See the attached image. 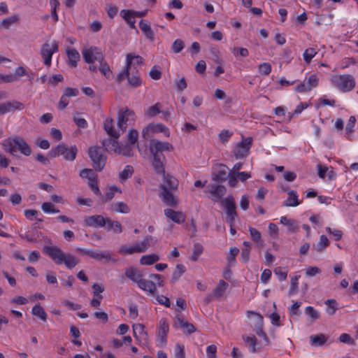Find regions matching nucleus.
<instances>
[{
  "label": "nucleus",
  "instance_id": "nucleus-1",
  "mask_svg": "<svg viewBox=\"0 0 358 358\" xmlns=\"http://www.w3.org/2000/svg\"><path fill=\"white\" fill-rule=\"evenodd\" d=\"M172 150V145L168 142L155 139L150 141V151L152 155V165L157 173L164 176V182L160 185L161 189L176 190L178 188V180L169 174H165L164 170L165 156L163 152Z\"/></svg>",
  "mask_w": 358,
  "mask_h": 358
},
{
  "label": "nucleus",
  "instance_id": "nucleus-2",
  "mask_svg": "<svg viewBox=\"0 0 358 358\" xmlns=\"http://www.w3.org/2000/svg\"><path fill=\"white\" fill-rule=\"evenodd\" d=\"M44 252L55 264H64L69 269L73 268L79 263V259L76 257L71 253L64 252L57 246H45Z\"/></svg>",
  "mask_w": 358,
  "mask_h": 358
},
{
  "label": "nucleus",
  "instance_id": "nucleus-3",
  "mask_svg": "<svg viewBox=\"0 0 358 358\" xmlns=\"http://www.w3.org/2000/svg\"><path fill=\"white\" fill-rule=\"evenodd\" d=\"M2 146L4 150L11 155L15 156L17 152L24 156L31 154L30 145L20 136H13L3 141Z\"/></svg>",
  "mask_w": 358,
  "mask_h": 358
},
{
  "label": "nucleus",
  "instance_id": "nucleus-4",
  "mask_svg": "<svg viewBox=\"0 0 358 358\" xmlns=\"http://www.w3.org/2000/svg\"><path fill=\"white\" fill-rule=\"evenodd\" d=\"M143 64V59L139 55H136L132 53H129L126 55V66L124 69L117 75V82L121 83L125 79V76H127L128 71H138V67Z\"/></svg>",
  "mask_w": 358,
  "mask_h": 358
},
{
  "label": "nucleus",
  "instance_id": "nucleus-5",
  "mask_svg": "<svg viewBox=\"0 0 358 358\" xmlns=\"http://www.w3.org/2000/svg\"><path fill=\"white\" fill-rule=\"evenodd\" d=\"M88 154L91 159L93 166L96 171H101L105 167L107 155L103 147L92 146L89 148Z\"/></svg>",
  "mask_w": 358,
  "mask_h": 358
},
{
  "label": "nucleus",
  "instance_id": "nucleus-6",
  "mask_svg": "<svg viewBox=\"0 0 358 358\" xmlns=\"http://www.w3.org/2000/svg\"><path fill=\"white\" fill-rule=\"evenodd\" d=\"M331 83L343 92H350L356 85L354 77L350 74L334 75L331 78Z\"/></svg>",
  "mask_w": 358,
  "mask_h": 358
},
{
  "label": "nucleus",
  "instance_id": "nucleus-7",
  "mask_svg": "<svg viewBox=\"0 0 358 358\" xmlns=\"http://www.w3.org/2000/svg\"><path fill=\"white\" fill-rule=\"evenodd\" d=\"M78 148L76 145L69 148L66 144L61 143L52 148L49 155L51 157L62 156L64 160L73 162L76 158Z\"/></svg>",
  "mask_w": 358,
  "mask_h": 358
},
{
  "label": "nucleus",
  "instance_id": "nucleus-8",
  "mask_svg": "<svg viewBox=\"0 0 358 358\" xmlns=\"http://www.w3.org/2000/svg\"><path fill=\"white\" fill-rule=\"evenodd\" d=\"M150 278L155 282L142 278L137 286L149 295H154L156 292L157 286L163 287L164 285V277L160 274L155 273L151 274Z\"/></svg>",
  "mask_w": 358,
  "mask_h": 358
},
{
  "label": "nucleus",
  "instance_id": "nucleus-9",
  "mask_svg": "<svg viewBox=\"0 0 358 358\" xmlns=\"http://www.w3.org/2000/svg\"><path fill=\"white\" fill-rule=\"evenodd\" d=\"M151 238L150 236H147L143 241L133 245H122L119 248L118 253L122 255H131L134 253L145 252L150 247L149 241Z\"/></svg>",
  "mask_w": 358,
  "mask_h": 358
},
{
  "label": "nucleus",
  "instance_id": "nucleus-10",
  "mask_svg": "<svg viewBox=\"0 0 358 358\" xmlns=\"http://www.w3.org/2000/svg\"><path fill=\"white\" fill-rule=\"evenodd\" d=\"M59 51V43L53 41L51 43L49 41L44 43L41 48L40 54L43 59V64L47 66H50L52 64V55Z\"/></svg>",
  "mask_w": 358,
  "mask_h": 358
},
{
  "label": "nucleus",
  "instance_id": "nucleus-11",
  "mask_svg": "<svg viewBox=\"0 0 358 358\" xmlns=\"http://www.w3.org/2000/svg\"><path fill=\"white\" fill-rule=\"evenodd\" d=\"M135 113L128 108L120 110L118 113L117 126L118 128L124 131L128 126L134 124L135 121Z\"/></svg>",
  "mask_w": 358,
  "mask_h": 358
},
{
  "label": "nucleus",
  "instance_id": "nucleus-12",
  "mask_svg": "<svg viewBox=\"0 0 358 358\" xmlns=\"http://www.w3.org/2000/svg\"><path fill=\"white\" fill-rule=\"evenodd\" d=\"M83 59L87 64H94L95 62H101L104 56L100 48L96 46H90L82 51Z\"/></svg>",
  "mask_w": 358,
  "mask_h": 358
},
{
  "label": "nucleus",
  "instance_id": "nucleus-13",
  "mask_svg": "<svg viewBox=\"0 0 358 358\" xmlns=\"http://www.w3.org/2000/svg\"><path fill=\"white\" fill-rule=\"evenodd\" d=\"M169 330V325L166 318H162L159 322V327L157 332L156 345L157 347L163 348L167 343V334Z\"/></svg>",
  "mask_w": 358,
  "mask_h": 358
},
{
  "label": "nucleus",
  "instance_id": "nucleus-14",
  "mask_svg": "<svg viewBox=\"0 0 358 358\" xmlns=\"http://www.w3.org/2000/svg\"><path fill=\"white\" fill-rule=\"evenodd\" d=\"M222 206H224L226 212V222L231 223L235 222L237 216L236 211V204L234 199L232 195H229L222 201Z\"/></svg>",
  "mask_w": 358,
  "mask_h": 358
},
{
  "label": "nucleus",
  "instance_id": "nucleus-15",
  "mask_svg": "<svg viewBox=\"0 0 358 358\" xmlns=\"http://www.w3.org/2000/svg\"><path fill=\"white\" fill-rule=\"evenodd\" d=\"M252 144L251 137L243 138L242 141L236 145L234 155L237 159L245 158L249 153Z\"/></svg>",
  "mask_w": 358,
  "mask_h": 358
},
{
  "label": "nucleus",
  "instance_id": "nucleus-16",
  "mask_svg": "<svg viewBox=\"0 0 358 358\" xmlns=\"http://www.w3.org/2000/svg\"><path fill=\"white\" fill-rule=\"evenodd\" d=\"M155 132H162L166 136L169 135L168 128L163 124H150L143 129L142 135L145 139H148L151 137L152 134Z\"/></svg>",
  "mask_w": 358,
  "mask_h": 358
},
{
  "label": "nucleus",
  "instance_id": "nucleus-17",
  "mask_svg": "<svg viewBox=\"0 0 358 358\" xmlns=\"http://www.w3.org/2000/svg\"><path fill=\"white\" fill-rule=\"evenodd\" d=\"M133 334L135 339L142 345L148 343V333L145 330V326L142 324H134L132 326Z\"/></svg>",
  "mask_w": 358,
  "mask_h": 358
},
{
  "label": "nucleus",
  "instance_id": "nucleus-18",
  "mask_svg": "<svg viewBox=\"0 0 358 358\" xmlns=\"http://www.w3.org/2000/svg\"><path fill=\"white\" fill-rule=\"evenodd\" d=\"M108 218H104L102 215H96L85 217L84 224L88 227H103L107 224Z\"/></svg>",
  "mask_w": 358,
  "mask_h": 358
},
{
  "label": "nucleus",
  "instance_id": "nucleus-19",
  "mask_svg": "<svg viewBox=\"0 0 358 358\" xmlns=\"http://www.w3.org/2000/svg\"><path fill=\"white\" fill-rule=\"evenodd\" d=\"M173 327L177 329L178 327L183 329V332L187 334H191L196 331V329L195 327L189 323L187 320H184L180 314L176 315V321Z\"/></svg>",
  "mask_w": 358,
  "mask_h": 358
},
{
  "label": "nucleus",
  "instance_id": "nucleus-20",
  "mask_svg": "<svg viewBox=\"0 0 358 358\" xmlns=\"http://www.w3.org/2000/svg\"><path fill=\"white\" fill-rule=\"evenodd\" d=\"M164 215L171 221L177 224H182L186 220V215L181 211H176L171 208L164 210Z\"/></svg>",
  "mask_w": 358,
  "mask_h": 358
},
{
  "label": "nucleus",
  "instance_id": "nucleus-21",
  "mask_svg": "<svg viewBox=\"0 0 358 358\" xmlns=\"http://www.w3.org/2000/svg\"><path fill=\"white\" fill-rule=\"evenodd\" d=\"M242 338L245 342L248 350L251 353H255L261 350L260 345L257 343V338L252 336L243 335Z\"/></svg>",
  "mask_w": 358,
  "mask_h": 358
},
{
  "label": "nucleus",
  "instance_id": "nucleus-22",
  "mask_svg": "<svg viewBox=\"0 0 358 358\" xmlns=\"http://www.w3.org/2000/svg\"><path fill=\"white\" fill-rule=\"evenodd\" d=\"M208 192L212 196L214 201H218L222 199L226 193V188L223 185H210L208 187Z\"/></svg>",
  "mask_w": 358,
  "mask_h": 358
},
{
  "label": "nucleus",
  "instance_id": "nucleus-23",
  "mask_svg": "<svg viewBox=\"0 0 358 358\" xmlns=\"http://www.w3.org/2000/svg\"><path fill=\"white\" fill-rule=\"evenodd\" d=\"M247 316L248 317H250L251 316H253L255 320V326L253 327V331L257 334L258 333H260L262 331H263V324H264V318L259 313L248 310L247 312Z\"/></svg>",
  "mask_w": 358,
  "mask_h": 358
},
{
  "label": "nucleus",
  "instance_id": "nucleus-24",
  "mask_svg": "<svg viewBox=\"0 0 358 358\" xmlns=\"http://www.w3.org/2000/svg\"><path fill=\"white\" fill-rule=\"evenodd\" d=\"M160 196L163 201V202L169 206L175 207L176 206L178 201L177 199L174 197L172 190L170 189H161Z\"/></svg>",
  "mask_w": 358,
  "mask_h": 358
},
{
  "label": "nucleus",
  "instance_id": "nucleus-25",
  "mask_svg": "<svg viewBox=\"0 0 358 358\" xmlns=\"http://www.w3.org/2000/svg\"><path fill=\"white\" fill-rule=\"evenodd\" d=\"M288 197L283 202L282 206L285 207H296L299 206L301 202L299 200V194L295 190L287 191Z\"/></svg>",
  "mask_w": 358,
  "mask_h": 358
},
{
  "label": "nucleus",
  "instance_id": "nucleus-26",
  "mask_svg": "<svg viewBox=\"0 0 358 358\" xmlns=\"http://www.w3.org/2000/svg\"><path fill=\"white\" fill-rule=\"evenodd\" d=\"M120 16L129 24L131 29H136V16L134 14V10L122 9L120 11Z\"/></svg>",
  "mask_w": 358,
  "mask_h": 358
},
{
  "label": "nucleus",
  "instance_id": "nucleus-27",
  "mask_svg": "<svg viewBox=\"0 0 358 358\" xmlns=\"http://www.w3.org/2000/svg\"><path fill=\"white\" fill-rule=\"evenodd\" d=\"M117 138H107L103 141V148L105 151L118 152L120 144L117 141Z\"/></svg>",
  "mask_w": 358,
  "mask_h": 358
},
{
  "label": "nucleus",
  "instance_id": "nucleus-28",
  "mask_svg": "<svg viewBox=\"0 0 358 358\" xmlns=\"http://www.w3.org/2000/svg\"><path fill=\"white\" fill-rule=\"evenodd\" d=\"M91 258L97 261L105 260L107 262L110 261L115 262V260L111 258L110 252L108 250H94Z\"/></svg>",
  "mask_w": 358,
  "mask_h": 358
},
{
  "label": "nucleus",
  "instance_id": "nucleus-29",
  "mask_svg": "<svg viewBox=\"0 0 358 358\" xmlns=\"http://www.w3.org/2000/svg\"><path fill=\"white\" fill-rule=\"evenodd\" d=\"M125 275L136 285H138L143 278L141 272L134 267L127 268L125 271Z\"/></svg>",
  "mask_w": 358,
  "mask_h": 358
},
{
  "label": "nucleus",
  "instance_id": "nucleus-30",
  "mask_svg": "<svg viewBox=\"0 0 358 358\" xmlns=\"http://www.w3.org/2000/svg\"><path fill=\"white\" fill-rule=\"evenodd\" d=\"M125 78L127 79L129 84L133 87H140L142 84L138 71L136 73V71L129 70L127 76H125Z\"/></svg>",
  "mask_w": 358,
  "mask_h": 358
},
{
  "label": "nucleus",
  "instance_id": "nucleus-31",
  "mask_svg": "<svg viewBox=\"0 0 358 358\" xmlns=\"http://www.w3.org/2000/svg\"><path fill=\"white\" fill-rule=\"evenodd\" d=\"M66 55L69 59V64L71 67H76L78 62L80 59V56L78 50L75 48H68Z\"/></svg>",
  "mask_w": 358,
  "mask_h": 358
},
{
  "label": "nucleus",
  "instance_id": "nucleus-32",
  "mask_svg": "<svg viewBox=\"0 0 358 358\" xmlns=\"http://www.w3.org/2000/svg\"><path fill=\"white\" fill-rule=\"evenodd\" d=\"M328 340V336L323 334L312 335L310 336V343L312 346L320 347L325 344Z\"/></svg>",
  "mask_w": 358,
  "mask_h": 358
},
{
  "label": "nucleus",
  "instance_id": "nucleus-33",
  "mask_svg": "<svg viewBox=\"0 0 358 358\" xmlns=\"http://www.w3.org/2000/svg\"><path fill=\"white\" fill-rule=\"evenodd\" d=\"M99 64V71L107 80L113 78V71L109 64L105 61L104 58L101 62H98Z\"/></svg>",
  "mask_w": 358,
  "mask_h": 358
},
{
  "label": "nucleus",
  "instance_id": "nucleus-34",
  "mask_svg": "<svg viewBox=\"0 0 358 358\" xmlns=\"http://www.w3.org/2000/svg\"><path fill=\"white\" fill-rule=\"evenodd\" d=\"M103 128L106 132L111 137L115 138H119V133L116 131L113 127V120L111 118H106L103 122Z\"/></svg>",
  "mask_w": 358,
  "mask_h": 358
},
{
  "label": "nucleus",
  "instance_id": "nucleus-35",
  "mask_svg": "<svg viewBox=\"0 0 358 358\" xmlns=\"http://www.w3.org/2000/svg\"><path fill=\"white\" fill-rule=\"evenodd\" d=\"M139 27L148 39L151 41L154 40V32L148 22L141 20L139 22Z\"/></svg>",
  "mask_w": 358,
  "mask_h": 358
},
{
  "label": "nucleus",
  "instance_id": "nucleus-36",
  "mask_svg": "<svg viewBox=\"0 0 358 358\" xmlns=\"http://www.w3.org/2000/svg\"><path fill=\"white\" fill-rule=\"evenodd\" d=\"M229 287V284L223 280H220L219 283L213 290V295L217 299H220L224 294Z\"/></svg>",
  "mask_w": 358,
  "mask_h": 358
},
{
  "label": "nucleus",
  "instance_id": "nucleus-37",
  "mask_svg": "<svg viewBox=\"0 0 358 358\" xmlns=\"http://www.w3.org/2000/svg\"><path fill=\"white\" fill-rule=\"evenodd\" d=\"M160 259L159 255L156 254H149L146 255H143L140 259V264L141 265H152Z\"/></svg>",
  "mask_w": 358,
  "mask_h": 358
},
{
  "label": "nucleus",
  "instance_id": "nucleus-38",
  "mask_svg": "<svg viewBox=\"0 0 358 358\" xmlns=\"http://www.w3.org/2000/svg\"><path fill=\"white\" fill-rule=\"evenodd\" d=\"M248 231L250 233V237L251 240L255 243L258 245H262L263 240L262 238L261 232L257 230L256 228L252 227H248Z\"/></svg>",
  "mask_w": 358,
  "mask_h": 358
},
{
  "label": "nucleus",
  "instance_id": "nucleus-39",
  "mask_svg": "<svg viewBox=\"0 0 358 358\" xmlns=\"http://www.w3.org/2000/svg\"><path fill=\"white\" fill-rule=\"evenodd\" d=\"M111 209L115 212L124 214L129 213L130 211V208L127 204L122 201L113 203L111 204Z\"/></svg>",
  "mask_w": 358,
  "mask_h": 358
},
{
  "label": "nucleus",
  "instance_id": "nucleus-40",
  "mask_svg": "<svg viewBox=\"0 0 358 358\" xmlns=\"http://www.w3.org/2000/svg\"><path fill=\"white\" fill-rule=\"evenodd\" d=\"M326 305V313L329 315H333L338 309V303L335 299H327L324 301Z\"/></svg>",
  "mask_w": 358,
  "mask_h": 358
},
{
  "label": "nucleus",
  "instance_id": "nucleus-41",
  "mask_svg": "<svg viewBox=\"0 0 358 358\" xmlns=\"http://www.w3.org/2000/svg\"><path fill=\"white\" fill-rule=\"evenodd\" d=\"M134 173V169L130 165L124 166V169L119 173V180L123 182L127 179L129 178Z\"/></svg>",
  "mask_w": 358,
  "mask_h": 358
},
{
  "label": "nucleus",
  "instance_id": "nucleus-42",
  "mask_svg": "<svg viewBox=\"0 0 358 358\" xmlns=\"http://www.w3.org/2000/svg\"><path fill=\"white\" fill-rule=\"evenodd\" d=\"M31 313L43 321L47 320V313L40 304H36L32 308Z\"/></svg>",
  "mask_w": 358,
  "mask_h": 358
},
{
  "label": "nucleus",
  "instance_id": "nucleus-43",
  "mask_svg": "<svg viewBox=\"0 0 358 358\" xmlns=\"http://www.w3.org/2000/svg\"><path fill=\"white\" fill-rule=\"evenodd\" d=\"M106 227L108 230H113L114 233L120 234L122 231V227L118 221L112 220L108 218Z\"/></svg>",
  "mask_w": 358,
  "mask_h": 358
},
{
  "label": "nucleus",
  "instance_id": "nucleus-44",
  "mask_svg": "<svg viewBox=\"0 0 358 358\" xmlns=\"http://www.w3.org/2000/svg\"><path fill=\"white\" fill-rule=\"evenodd\" d=\"M203 252V247L201 244L199 243H196L194 244L192 253L190 256V259L192 262H196L199 259V257Z\"/></svg>",
  "mask_w": 358,
  "mask_h": 358
},
{
  "label": "nucleus",
  "instance_id": "nucleus-45",
  "mask_svg": "<svg viewBox=\"0 0 358 358\" xmlns=\"http://www.w3.org/2000/svg\"><path fill=\"white\" fill-rule=\"evenodd\" d=\"M329 245V241L328 238L325 235H321L320 241L315 245H314V248L317 252H322Z\"/></svg>",
  "mask_w": 358,
  "mask_h": 358
},
{
  "label": "nucleus",
  "instance_id": "nucleus-46",
  "mask_svg": "<svg viewBox=\"0 0 358 358\" xmlns=\"http://www.w3.org/2000/svg\"><path fill=\"white\" fill-rule=\"evenodd\" d=\"M186 271V268L183 264H178L173 271L172 274V281H177L183 273Z\"/></svg>",
  "mask_w": 358,
  "mask_h": 358
},
{
  "label": "nucleus",
  "instance_id": "nucleus-47",
  "mask_svg": "<svg viewBox=\"0 0 358 358\" xmlns=\"http://www.w3.org/2000/svg\"><path fill=\"white\" fill-rule=\"evenodd\" d=\"M117 154L122 155L125 157H131L133 155V145L131 144H122L120 145Z\"/></svg>",
  "mask_w": 358,
  "mask_h": 358
},
{
  "label": "nucleus",
  "instance_id": "nucleus-48",
  "mask_svg": "<svg viewBox=\"0 0 358 358\" xmlns=\"http://www.w3.org/2000/svg\"><path fill=\"white\" fill-rule=\"evenodd\" d=\"M161 103H157L155 105L149 107L145 112V115L150 117H153L156 116L157 114L161 113Z\"/></svg>",
  "mask_w": 358,
  "mask_h": 358
},
{
  "label": "nucleus",
  "instance_id": "nucleus-49",
  "mask_svg": "<svg viewBox=\"0 0 358 358\" xmlns=\"http://www.w3.org/2000/svg\"><path fill=\"white\" fill-rule=\"evenodd\" d=\"M42 210L47 214H54L59 213V210L55 207V205L51 202H44L41 205Z\"/></svg>",
  "mask_w": 358,
  "mask_h": 358
},
{
  "label": "nucleus",
  "instance_id": "nucleus-50",
  "mask_svg": "<svg viewBox=\"0 0 358 358\" xmlns=\"http://www.w3.org/2000/svg\"><path fill=\"white\" fill-rule=\"evenodd\" d=\"M317 53V50L313 48H308L306 49L303 53V57L305 62L309 64Z\"/></svg>",
  "mask_w": 358,
  "mask_h": 358
},
{
  "label": "nucleus",
  "instance_id": "nucleus-51",
  "mask_svg": "<svg viewBox=\"0 0 358 358\" xmlns=\"http://www.w3.org/2000/svg\"><path fill=\"white\" fill-rule=\"evenodd\" d=\"M239 252V249L236 247H232L229 250V256L227 258L228 266H234L236 262V257Z\"/></svg>",
  "mask_w": 358,
  "mask_h": 358
},
{
  "label": "nucleus",
  "instance_id": "nucleus-52",
  "mask_svg": "<svg viewBox=\"0 0 358 358\" xmlns=\"http://www.w3.org/2000/svg\"><path fill=\"white\" fill-rule=\"evenodd\" d=\"M19 20V16L17 15H11L7 18H5L3 20H2L1 21V25L5 28V29H9L10 27L16 23L17 21Z\"/></svg>",
  "mask_w": 358,
  "mask_h": 358
},
{
  "label": "nucleus",
  "instance_id": "nucleus-53",
  "mask_svg": "<svg viewBox=\"0 0 358 358\" xmlns=\"http://www.w3.org/2000/svg\"><path fill=\"white\" fill-rule=\"evenodd\" d=\"M300 275H295L291 278V285L289 290V295L293 296L298 292L299 279Z\"/></svg>",
  "mask_w": 358,
  "mask_h": 358
},
{
  "label": "nucleus",
  "instance_id": "nucleus-54",
  "mask_svg": "<svg viewBox=\"0 0 358 358\" xmlns=\"http://www.w3.org/2000/svg\"><path fill=\"white\" fill-rule=\"evenodd\" d=\"M116 192H121V189L116 186L110 187L108 192L103 198V201L107 202L113 199Z\"/></svg>",
  "mask_w": 358,
  "mask_h": 358
},
{
  "label": "nucleus",
  "instance_id": "nucleus-55",
  "mask_svg": "<svg viewBox=\"0 0 358 358\" xmlns=\"http://www.w3.org/2000/svg\"><path fill=\"white\" fill-rule=\"evenodd\" d=\"M80 176L83 179H87L88 181L97 178V176L94 173V171L91 169H84L80 172Z\"/></svg>",
  "mask_w": 358,
  "mask_h": 358
},
{
  "label": "nucleus",
  "instance_id": "nucleus-56",
  "mask_svg": "<svg viewBox=\"0 0 358 358\" xmlns=\"http://www.w3.org/2000/svg\"><path fill=\"white\" fill-rule=\"evenodd\" d=\"M325 231L334 237L335 241H339L342 238L343 233L341 230L337 229H332L329 227L325 228Z\"/></svg>",
  "mask_w": 358,
  "mask_h": 358
},
{
  "label": "nucleus",
  "instance_id": "nucleus-57",
  "mask_svg": "<svg viewBox=\"0 0 358 358\" xmlns=\"http://www.w3.org/2000/svg\"><path fill=\"white\" fill-rule=\"evenodd\" d=\"M259 73L264 76H268L271 73L272 67L271 65L268 62L261 63L258 66Z\"/></svg>",
  "mask_w": 358,
  "mask_h": 358
},
{
  "label": "nucleus",
  "instance_id": "nucleus-58",
  "mask_svg": "<svg viewBox=\"0 0 358 358\" xmlns=\"http://www.w3.org/2000/svg\"><path fill=\"white\" fill-rule=\"evenodd\" d=\"M233 136V132L228 129H223L218 135L220 141L224 143L229 141L230 138Z\"/></svg>",
  "mask_w": 358,
  "mask_h": 358
},
{
  "label": "nucleus",
  "instance_id": "nucleus-59",
  "mask_svg": "<svg viewBox=\"0 0 358 358\" xmlns=\"http://www.w3.org/2000/svg\"><path fill=\"white\" fill-rule=\"evenodd\" d=\"M294 90L296 92L299 93H307L311 91L308 86L306 80H303V82H299L294 88Z\"/></svg>",
  "mask_w": 358,
  "mask_h": 358
},
{
  "label": "nucleus",
  "instance_id": "nucleus-60",
  "mask_svg": "<svg viewBox=\"0 0 358 358\" xmlns=\"http://www.w3.org/2000/svg\"><path fill=\"white\" fill-rule=\"evenodd\" d=\"M185 47V43L181 39H176L171 45V50L174 53L180 52Z\"/></svg>",
  "mask_w": 358,
  "mask_h": 358
},
{
  "label": "nucleus",
  "instance_id": "nucleus-61",
  "mask_svg": "<svg viewBox=\"0 0 358 358\" xmlns=\"http://www.w3.org/2000/svg\"><path fill=\"white\" fill-rule=\"evenodd\" d=\"M306 82L310 90H312V89L316 87L318 85L319 78L316 74H311Z\"/></svg>",
  "mask_w": 358,
  "mask_h": 358
},
{
  "label": "nucleus",
  "instance_id": "nucleus-62",
  "mask_svg": "<svg viewBox=\"0 0 358 358\" xmlns=\"http://www.w3.org/2000/svg\"><path fill=\"white\" fill-rule=\"evenodd\" d=\"M305 313L313 320H317L320 318L319 312L312 306H307L305 308Z\"/></svg>",
  "mask_w": 358,
  "mask_h": 358
},
{
  "label": "nucleus",
  "instance_id": "nucleus-63",
  "mask_svg": "<svg viewBox=\"0 0 358 358\" xmlns=\"http://www.w3.org/2000/svg\"><path fill=\"white\" fill-rule=\"evenodd\" d=\"M268 235L274 238H278V233H279V229L276 224L275 223H269L268 226Z\"/></svg>",
  "mask_w": 358,
  "mask_h": 358
},
{
  "label": "nucleus",
  "instance_id": "nucleus-64",
  "mask_svg": "<svg viewBox=\"0 0 358 358\" xmlns=\"http://www.w3.org/2000/svg\"><path fill=\"white\" fill-rule=\"evenodd\" d=\"M138 132L136 129H131L128 134V141L129 144L134 145L138 141Z\"/></svg>",
  "mask_w": 358,
  "mask_h": 358
}]
</instances>
